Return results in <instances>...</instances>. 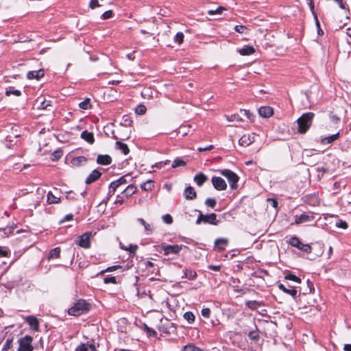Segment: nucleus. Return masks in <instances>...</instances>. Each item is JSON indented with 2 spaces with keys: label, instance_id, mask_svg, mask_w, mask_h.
Masks as SVG:
<instances>
[{
  "label": "nucleus",
  "instance_id": "obj_1",
  "mask_svg": "<svg viewBox=\"0 0 351 351\" xmlns=\"http://www.w3.org/2000/svg\"><path fill=\"white\" fill-rule=\"evenodd\" d=\"M314 117L313 112H307L303 114L298 119V132L301 134L305 133L311 127L312 121Z\"/></svg>",
  "mask_w": 351,
  "mask_h": 351
},
{
  "label": "nucleus",
  "instance_id": "obj_2",
  "mask_svg": "<svg viewBox=\"0 0 351 351\" xmlns=\"http://www.w3.org/2000/svg\"><path fill=\"white\" fill-rule=\"evenodd\" d=\"M89 310V304L85 300H80L76 302L73 306H71L68 313L69 315L73 316H79Z\"/></svg>",
  "mask_w": 351,
  "mask_h": 351
},
{
  "label": "nucleus",
  "instance_id": "obj_3",
  "mask_svg": "<svg viewBox=\"0 0 351 351\" xmlns=\"http://www.w3.org/2000/svg\"><path fill=\"white\" fill-rule=\"evenodd\" d=\"M267 209L269 210V221H274L278 212L277 200L274 198H267Z\"/></svg>",
  "mask_w": 351,
  "mask_h": 351
},
{
  "label": "nucleus",
  "instance_id": "obj_4",
  "mask_svg": "<svg viewBox=\"0 0 351 351\" xmlns=\"http://www.w3.org/2000/svg\"><path fill=\"white\" fill-rule=\"evenodd\" d=\"M221 175L228 179L231 189H236L237 188L239 177L235 173L229 169H224L221 171Z\"/></svg>",
  "mask_w": 351,
  "mask_h": 351
},
{
  "label": "nucleus",
  "instance_id": "obj_5",
  "mask_svg": "<svg viewBox=\"0 0 351 351\" xmlns=\"http://www.w3.org/2000/svg\"><path fill=\"white\" fill-rule=\"evenodd\" d=\"M315 219V215L313 213H304L300 215L295 216V221L292 224L300 225L302 223H310Z\"/></svg>",
  "mask_w": 351,
  "mask_h": 351
},
{
  "label": "nucleus",
  "instance_id": "obj_6",
  "mask_svg": "<svg viewBox=\"0 0 351 351\" xmlns=\"http://www.w3.org/2000/svg\"><path fill=\"white\" fill-rule=\"evenodd\" d=\"M182 245H167L165 243H162L160 245V248L164 251V254L165 256H168L169 254H178L182 249Z\"/></svg>",
  "mask_w": 351,
  "mask_h": 351
},
{
  "label": "nucleus",
  "instance_id": "obj_7",
  "mask_svg": "<svg viewBox=\"0 0 351 351\" xmlns=\"http://www.w3.org/2000/svg\"><path fill=\"white\" fill-rule=\"evenodd\" d=\"M208 223L213 225H217L218 221L217 220V215L215 213L209 215L200 214L198 219L196 221L197 224H199L201 222Z\"/></svg>",
  "mask_w": 351,
  "mask_h": 351
},
{
  "label": "nucleus",
  "instance_id": "obj_8",
  "mask_svg": "<svg viewBox=\"0 0 351 351\" xmlns=\"http://www.w3.org/2000/svg\"><path fill=\"white\" fill-rule=\"evenodd\" d=\"M32 338L30 336H25L21 339L19 340V351H32Z\"/></svg>",
  "mask_w": 351,
  "mask_h": 351
},
{
  "label": "nucleus",
  "instance_id": "obj_9",
  "mask_svg": "<svg viewBox=\"0 0 351 351\" xmlns=\"http://www.w3.org/2000/svg\"><path fill=\"white\" fill-rule=\"evenodd\" d=\"M212 183L215 189L218 191H223L227 187L225 180L221 177L213 176L212 178Z\"/></svg>",
  "mask_w": 351,
  "mask_h": 351
},
{
  "label": "nucleus",
  "instance_id": "obj_10",
  "mask_svg": "<svg viewBox=\"0 0 351 351\" xmlns=\"http://www.w3.org/2000/svg\"><path fill=\"white\" fill-rule=\"evenodd\" d=\"M91 233L86 232L78 237L77 244L84 248H88L90 247V238Z\"/></svg>",
  "mask_w": 351,
  "mask_h": 351
},
{
  "label": "nucleus",
  "instance_id": "obj_11",
  "mask_svg": "<svg viewBox=\"0 0 351 351\" xmlns=\"http://www.w3.org/2000/svg\"><path fill=\"white\" fill-rule=\"evenodd\" d=\"M256 134H244L239 139V144L242 146H248L255 141Z\"/></svg>",
  "mask_w": 351,
  "mask_h": 351
},
{
  "label": "nucleus",
  "instance_id": "obj_12",
  "mask_svg": "<svg viewBox=\"0 0 351 351\" xmlns=\"http://www.w3.org/2000/svg\"><path fill=\"white\" fill-rule=\"evenodd\" d=\"M25 320L26 322L32 328H33L36 331L39 330V322L36 317L33 315H29L26 317Z\"/></svg>",
  "mask_w": 351,
  "mask_h": 351
},
{
  "label": "nucleus",
  "instance_id": "obj_13",
  "mask_svg": "<svg viewBox=\"0 0 351 351\" xmlns=\"http://www.w3.org/2000/svg\"><path fill=\"white\" fill-rule=\"evenodd\" d=\"M101 176V173L97 169L93 170L86 179V184H91L97 180Z\"/></svg>",
  "mask_w": 351,
  "mask_h": 351
},
{
  "label": "nucleus",
  "instance_id": "obj_14",
  "mask_svg": "<svg viewBox=\"0 0 351 351\" xmlns=\"http://www.w3.org/2000/svg\"><path fill=\"white\" fill-rule=\"evenodd\" d=\"M36 105L39 109H47L51 106L50 101H47L43 97H38L36 101Z\"/></svg>",
  "mask_w": 351,
  "mask_h": 351
},
{
  "label": "nucleus",
  "instance_id": "obj_15",
  "mask_svg": "<svg viewBox=\"0 0 351 351\" xmlns=\"http://www.w3.org/2000/svg\"><path fill=\"white\" fill-rule=\"evenodd\" d=\"M237 51L241 56H249L255 52V49L251 45H245L243 48L237 49Z\"/></svg>",
  "mask_w": 351,
  "mask_h": 351
},
{
  "label": "nucleus",
  "instance_id": "obj_16",
  "mask_svg": "<svg viewBox=\"0 0 351 351\" xmlns=\"http://www.w3.org/2000/svg\"><path fill=\"white\" fill-rule=\"evenodd\" d=\"M97 162L102 165H108L112 162V158L109 155H99L97 158Z\"/></svg>",
  "mask_w": 351,
  "mask_h": 351
},
{
  "label": "nucleus",
  "instance_id": "obj_17",
  "mask_svg": "<svg viewBox=\"0 0 351 351\" xmlns=\"http://www.w3.org/2000/svg\"><path fill=\"white\" fill-rule=\"evenodd\" d=\"M75 351H97L95 345L92 343H82L77 346Z\"/></svg>",
  "mask_w": 351,
  "mask_h": 351
},
{
  "label": "nucleus",
  "instance_id": "obj_18",
  "mask_svg": "<svg viewBox=\"0 0 351 351\" xmlns=\"http://www.w3.org/2000/svg\"><path fill=\"white\" fill-rule=\"evenodd\" d=\"M184 195L187 199H193L196 197V192L192 186H188L185 189Z\"/></svg>",
  "mask_w": 351,
  "mask_h": 351
},
{
  "label": "nucleus",
  "instance_id": "obj_19",
  "mask_svg": "<svg viewBox=\"0 0 351 351\" xmlns=\"http://www.w3.org/2000/svg\"><path fill=\"white\" fill-rule=\"evenodd\" d=\"M44 75V71L42 69L38 71H32L27 73L28 79H36L38 80Z\"/></svg>",
  "mask_w": 351,
  "mask_h": 351
},
{
  "label": "nucleus",
  "instance_id": "obj_20",
  "mask_svg": "<svg viewBox=\"0 0 351 351\" xmlns=\"http://www.w3.org/2000/svg\"><path fill=\"white\" fill-rule=\"evenodd\" d=\"M228 241L227 239H218L215 241V247L218 249L219 251H223L225 249V246L228 244Z\"/></svg>",
  "mask_w": 351,
  "mask_h": 351
},
{
  "label": "nucleus",
  "instance_id": "obj_21",
  "mask_svg": "<svg viewBox=\"0 0 351 351\" xmlns=\"http://www.w3.org/2000/svg\"><path fill=\"white\" fill-rule=\"evenodd\" d=\"M280 289L283 291L284 292L292 295L293 297H295L297 295V290L294 287H291L289 286V288L285 287V285L280 284L278 285Z\"/></svg>",
  "mask_w": 351,
  "mask_h": 351
},
{
  "label": "nucleus",
  "instance_id": "obj_22",
  "mask_svg": "<svg viewBox=\"0 0 351 351\" xmlns=\"http://www.w3.org/2000/svg\"><path fill=\"white\" fill-rule=\"evenodd\" d=\"M73 166L79 167L86 162V158L84 156H77L71 160Z\"/></svg>",
  "mask_w": 351,
  "mask_h": 351
},
{
  "label": "nucleus",
  "instance_id": "obj_23",
  "mask_svg": "<svg viewBox=\"0 0 351 351\" xmlns=\"http://www.w3.org/2000/svg\"><path fill=\"white\" fill-rule=\"evenodd\" d=\"M81 137L90 144H93L94 143V136L91 132H88V131H84L81 134Z\"/></svg>",
  "mask_w": 351,
  "mask_h": 351
},
{
  "label": "nucleus",
  "instance_id": "obj_24",
  "mask_svg": "<svg viewBox=\"0 0 351 351\" xmlns=\"http://www.w3.org/2000/svg\"><path fill=\"white\" fill-rule=\"evenodd\" d=\"M136 191V187L133 184H130L128 187L122 192V193L127 197L132 195Z\"/></svg>",
  "mask_w": 351,
  "mask_h": 351
},
{
  "label": "nucleus",
  "instance_id": "obj_25",
  "mask_svg": "<svg viewBox=\"0 0 351 351\" xmlns=\"http://www.w3.org/2000/svg\"><path fill=\"white\" fill-rule=\"evenodd\" d=\"M339 137V133L337 132L335 134H332L331 136H329L328 137H326V138H324L321 140V143L322 144H325V143H332L333 141H336L338 139V138Z\"/></svg>",
  "mask_w": 351,
  "mask_h": 351
},
{
  "label": "nucleus",
  "instance_id": "obj_26",
  "mask_svg": "<svg viewBox=\"0 0 351 351\" xmlns=\"http://www.w3.org/2000/svg\"><path fill=\"white\" fill-rule=\"evenodd\" d=\"M116 147L118 149L121 151V152L124 155H127L130 152V149H129L128 145L125 143L120 142V141H117L116 143Z\"/></svg>",
  "mask_w": 351,
  "mask_h": 351
},
{
  "label": "nucleus",
  "instance_id": "obj_27",
  "mask_svg": "<svg viewBox=\"0 0 351 351\" xmlns=\"http://www.w3.org/2000/svg\"><path fill=\"white\" fill-rule=\"evenodd\" d=\"M206 180L207 177L204 173H202L197 174L194 178V180L199 186H202Z\"/></svg>",
  "mask_w": 351,
  "mask_h": 351
},
{
  "label": "nucleus",
  "instance_id": "obj_28",
  "mask_svg": "<svg viewBox=\"0 0 351 351\" xmlns=\"http://www.w3.org/2000/svg\"><path fill=\"white\" fill-rule=\"evenodd\" d=\"M60 247H55L54 249L51 250L48 255V259H52V258H57L60 257Z\"/></svg>",
  "mask_w": 351,
  "mask_h": 351
},
{
  "label": "nucleus",
  "instance_id": "obj_29",
  "mask_svg": "<svg viewBox=\"0 0 351 351\" xmlns=\"http://www.w3.org/2000/svg\"><path fill=\"white\" fill-rule=\"evenodd\" d=\"M289 243L293 247L300 249L301 245L303 244L298 238L293 237L289 239Z\"/></svg>",
  "mask_w": 351,
  "mask_h": 351
},
{
  "label": "nucleus",
  "instance_id": "obj_30",
  "mask_svg": "<svg viewBox=\"0 0 351 351\" xmlns=\"http://www.w3.org/2000/svg\"><path fill=\"white\" fill-rule=\"evenodd\" d=\"M60 201V197L55 196L52 192H49L47 194V202L49 204H57Z\"/></svg>",
  "mask_w": 351,
  "mask_h": 351
},
{
  "label": "nucleus",
  "instance_id": "obj_31",
  "mask_svg": "<svg viewBox=\"0 0 351 351\" xmlns=\"http://www.w3.org/2000/svg\"><path fill=\"white\" fill-rule=\"evenodd\" d=\"M141 186V189L145 191H151L154 187L153 181L151 180H148L145 182L143 183Z\"/></svg>",
  "mask_w": 351,
  "mask_h": 351
},
{
  "label": "nucleus",
  "instance_id": "obj_32",
  "mask_svg": "<svg viewBox=\"0 0 351 351\" xmlns=\"http://www.w3.org/2000/svg\"><path fill=\"white\" fill-rule=\"evenodd\" d=\"M184 274L185 278H189L190 280H193L197 276L195 271L190 270V269L184 270Z\"/></svg>",
  "mask_w": 351,
  "mask_h": 351
},
{
  "label": "nucleus",
  "instance_id": "obj_33",
  "mask_svg": "<svg viewBox=\"0 0 351 351\" xmlns=\"http://www.w3.org/2000/svg\"><path fill=\"white\" fill-rule=\"evenodd\" d=\"M138 221L144 226L147 232H151L152 231V227L151 224L147 223L143 219H138Z\"/></svg>",
  "mask_w": 351,
  "mask_h": 351
},
{
  "label": "nucleus",
  "instance_id": "obj_34",
  "mask_svg": "<svg viewBox=\"0 0 351 351\" xmlns=\"http://www.w3.org/2000/svg\"><path fill=\"white\" fill-rule=\"evenodd\" d=\"M185 165H186V162L183 160L180 159V158H176L173 161L172 167L176 168L178 167H184V166H185Z\"/></svg>",
  "mask_w": 351,
  "mask_h": 351
},
{
  "label": "nucleus",
  "instance_id": "obj_35",
  "mask_svg": "<svg viewBox=\"0 0 351 351\" xmlns=\"http://www.w3.org/2000/svg\"><path fill=\"white\" fill-rule=\"evenodd\" d=\"M285 278L286 280H291V281L297 282V283L301 282V280L298 276H296L295 275L292 274H287L285 276Z\"/></svg>",
  "mask_w": 351,
  "mask_h": 351
},
{
  "label": "nucleus",
  "instance_id": "obj_36",
  "mask_svg": "<svg viewBox=\"0 0 351 351\" xmlns=\"http://www.w3.org/2000/svg\"><path fill=\"white\" fill-rule=\"evenodd\" d=\"M120 247L121 249L129 251L130 253H135L138 247L137 245H130L128 247H125L122 243H120Z\"/></svg>",
  "mask_w": 351,
  "mask_h": 351
},
{
  "label": "nucleus",
  "instance_id": "obj_37",
  "mask_svg": "<svg viewBox=\"0 0 351 351\" xmlns=\"http://www.w3.org/2000/svg\"><path fill=\"white\" fill-rule=\"evenodd\" d=\"M226 9L224 7H219L216 10H210L208 11V14L209 15H213V14H221L223 11H225Z\"/></svg>",
  "mask_w": 351,
  "mask_h": 351
},
{
  "label": "nucleus",
  "instance_id": "obj_38",
  "mask_svg": "<svg viewBox=\"0 0 351 351\" xmlns=\"http://www.w3.org/2000/svg\"><path fill=\"white\" fill-rule=\"evenodd\" d=\"M79 106L83 110H87L91 107L90 99H86L84 101L80 103Z\"/></svg>",
  "mask_w": 351,
  "mask_h": 351
},
{
  "label": "nucleus",
  "instance_id": "obj_39",
  "mask_svg": "<svg viewBox=\"0 0 351 351\" xmlns=\"http://www.w3.org/2000/svg\"><path fill=\"white\" fill-rule=\"evenodd\" d=\"M191 128L190 125H182L178 129V134L184 136L188 134Z\"/></svg>",
  "mask_w": 351,
  "mask_h": 351
},
{
  "label": "nucleus",
  "instance_id": "obj_40",
  "mask_svg": "<svg viewBox=\"0 0 351 351\" xmlns=\"http://www.w3.org/2000/svg\"><path fill=\"white\" fill-rule=\"evenodd\" d=\"M227 120L230 122L236 121L237 123H240L242 119L239 114H232L230 116H227Z\"/></svg>",
  "mask_w": 351,
  "mask_h": 351
},
{
  "label": "nucleus",
  "instance_id": "obj_41",
  "mask_svg": "<svg viewBox=\"0 0 351 351\" xmlns=\"http://www.w3.org/2000/svg\"><path fill=\"white\" fill-rule=\"evenodd\" d=\"M184 351H203L201 348L193 345L188 344L184 347Z\"/></svg>",
  "mask_w": 351,
  "mask_h": 351
},
{
  "label": "nucleus",
  "instance_id": "obj_42",
  "mask_svg": "<svg viewBox=\"0 0 351 351\" xmlns=\"http://www.w3.org/2000/svg\"><path fill=\"white\" fill-rule=\"evenodd\" d=\"M184 318L189 323H193L195 321V315L191 312H186L184 314Z\"/></svg>",
  "mask_w": 351,
  "mask_h": 351
},
{
  "label": "nucleus",
  "instance_id": "obj_43",
  "mask_svg": "<svg viewBox=\"0 0 351 351\" xmlns=\"http://www.w3.org/2000/svg\"><path fill=\"white\" fill-rule=\"evenodd\" d=\"M274 114V109L270 106H265V118H269Z\"/></svg>",
  "mask_w": 351,
  "mask_h": 351
},
{
  "label": "nucleus",
  "instance_id": "obj_44",
  "mask_svg": "<svg viewBox=\"0 0 351 351\" xmlns=\"http://www.w3.org/2000/svg\"><path fill=\"white\" fill-rule=\"evenodd\" d=\"M138 114H144L146 112V107L144 105H138L136 108Z\"/></svg>",
  "mask_w": 351,
  "mask_h": 351
},
{
  "label": "nucleus",
  "instance_id": "obj_45",
  "mask_svg": "<svg viewBox=\"0 0 351 351\" xmlns=\"http://www.w3.org/2000/svg\"><path fill=\"white\" fill-rule=\"evenodd\" d=\"M163 221L167 224H171L173 222V218L169 214H166L162 217Z\"/></svg>",
  "mask_w": 351,
  "mask_h": 351
},
{
  "label": "nucleus",
  "instance_id": "obj_46",
  "mask_svg": "<svg viewBox=\"0 0 351 351\" xmlns=\"http://www.w3.org/2000/svg\"><path fill=\"white\" fill-rule=\"evenodd\" d=\"M236 32L240 34H246L247 27L243 25H236L234 27Z\"/></svg>",
  "mask_w": 351,
  "mask_h": 351
},
{
  "label": "nucleus",
  "instance_id": "obj_47",
  "mask_svg": "<svg viewBox=\"0 0 351 351\" xmlns=\"http://www.w3.org/2000/svg\"><path fill=\"white\" fill-rule=\"evenodd\" d=\"M121 268V266L119 265H114L112 267H109L107 269L102 270L99 272L100 274H103L106 272H110L117 270V269Z\"/></svg>",
  "mask_w": 351,
  "mask_h": 351
},
{
  "label": "nucleus",
  "instance_id": "obj_48",
  "mask_svg": "<svg viewBox=\"0 0 351 351\" xmlns=\"http://www.w3.org/2000/svg\"><path fill=\"white\" fill-rule=\"evenodd\" d=\"M336 227L339 228L346 229L348 228V224L343 220H338L336 222Z\"/></svg>",
  "mask_w": 351,
  "mask_h": 351
},
{
  "label": "nucleus",
  "instance_id": "obj_49",
  "mask_svg": "<svg viewBox=\"0 0 351 351\" xmlns=\"http://www.w3.org/2000/svg\"><path fill=\"white\" fill-rule=\"evenodd\" d=\"M104 281L106 284H109V283L117 284L116 278L114 276H106L104 279Z\"/></svg>",
  "mask_w": 351,
  "mask_h": 351
},
{
  "label": "nucleus",
  "instance_id": "obj_50",
  "mask_svg": "<svg viewBox=\"0 0 351 351\" xmlns=\"http://www.w3.org/2000/svg\"><path fill=\"white\" fill-rule=\"evenodd\" d=\"M184 39V34L182 32H178L175 36V41L179 44L182 43Z\"/></svg>",
  "mask_w": 351,
  "mask_h": 351
},
{
  "label": "nucleus",
  "instance_id": "obj_51",
  "mask_svg": "<svg viewBox=\"0 0 351 351\" xmlns=\"http://www.w3.org/2000/svg\"><path fill=\"white\" fill-rule=\"evenodd\" d=\"M205 204L211 208H214L216 205V200L214 198H208L206 200Z\"/></svg>",
  "mask_w": 351,
  "mask_h": 351
},
{
  "label": "nucleus",
  "instance_id": "obj_52",
  "mask_svg": "<svg viewBox=\"0 0 351 351\" xmlns=\"http://www.w3.org/2000/svg\"><path fill=\"white\" fill-rule=\"evenodd\" d=\"M12 341L11 339H7L5 343L4 344L1 351H8L12 346Z\"/></svg>",
  "mask_w": 351,
  "mask_h": 351
},
{
  "label": "nucleus",
  "instance_id": "obj_53",
  "mask_svg": "<svg viewBox=\"0 0 351 351\" xmlns=\"http://www.w3.org/2000/svg\"><path fill=\"white\" fill-rule=\"evenodd\" d=\"M241 112V114L243 115V116H245L247 119H249L250 120H252V114H251L249 110H241L240 111Z\"/></svg>",
  "mask_w": 351,
  "mask_h": 351
},
{
  "label": "nucleus",
  "instance_id": "obj_54",
  "mask_svg": "<svg viewBox=\"0 0 351 351\" xmlns=\"http://www.w3.org/2000/svg\"><path fill=\"white\" fill-rule=\"evenodd\" d=\"M300 250L304 252L310 253L311 252V247L308 244H302Z\"/></svg>",
  "mask_w": 351,
  "mask_h": 351
},
{
  "label": "nucleus",
  "instance_id": "obj_55",
  "mask_svg": "<svg viewBox=\"0 0 351 351\" xmlns=\"http://www.w3.org/2000/svg\"><path fill=\"white\" fill-rule=\"evenodd\" d=\"M119 184L118 183V182L116 180V181H114L110 183V186H109V188H110V189H112V194L114 193V191H116V189L119 186Z\"/></svg>",
  "mask_w": 351,
  "mask_h": 351
},
{
  "label": "nucleus",
  "instance_id": "obj_56",
  "mask_svg": "<svg viewBox=\"0 0 351 351\" xmlns=\"http://www.w3.org/2000/svg\"><path fill=\"white\" fill-rule=\"evenodd\" d=\"M112 16V10H108V11H106L103 14H102V19L104 20H106V19H108L110 18H111Z\"/></svg>",
  "mask_w": 351,
  "mask_h": 351
},
{
  "label": "nucleus",
  "instance_id": "obj_57",
  "mask_svg": "<svg viewBox=\"0 0 351 351\" xmlns=\"http://www.w3.org/2000/svg\"><path fill=\"white\" fill-rule=\"evenodd\" d=\"M202 315L206 318H208L210 315V310L208 308H203L202 310Z\"/></svg>",
  "mask_w": 351,
  "mask_h": 351
},
{
  "label": "nucleus",
  "instance_id": "obj_58",
  "mask_svg": "<svg viewBox=\"0 0 351 351\" xmlns=\"http://www.w3.org/2000/svg\"><path fill=\"white\" fill-rule=\"evenodd\" d=\"M100 4L99 3L98 0H90L89 7L91 9H95V8L99 7Z\"/></svg>",
  "mask_w": 351,
  "mask_h": 351
},
{
  "label": "nucleus",
  "instance_id": "obj_59",
  "mask_svg": "<svg viewBox=\"0 0 351 351\" xmlns=\"http://www.w3.org/2000/svg\"><path fill=\"white\" fill-rule=\"evenodd\" d=\"M6 95L9 96L10 95H14L16 96H20L21 95V91L19 90H7L5 92Z\"/></svg>",
  "mask_w": 351,
  "mask_h": 351
},
{
  "label": "nucleus",
  "instance_id": "obj_60",
  "mask_svg": "<svg viewBox=\"0 0 351 351\" xmlns=\"http://www.w3.org/2000/svg\"><path fill=\"white\" fill-rule=\"evenodd\" d=\"M128 176H122L121 178H120L119 179H118L117 181L118 182V183L119 184V185L121 186V184H126L127 183V179H126V177Z\"/></svg>",
  "mask_w": 351,
  "mask_h": 351
},
{
  "label": "nucleus",
  "instance_id": "obj_61",
  "mask_svg": "<svg viewBox=\"0 0 351 351\" xmlns=\"http://www.w3.org/2000/svg\"><path fill=\"white\" fill-rule=\"evenodd\" d=\"M335 1L338 3L339 6L341 9L345 10L346 8V4L343 2V0H336Z\"/></svg>",
  "mask_w": 351,
  "mask_h": 351
},
{
  "label": "nucleus",
  "instance_id": "obj_62",
  "mask_svg": "<svg viewBox=\"0 0 351 351\" xmlns=\"http://www.w3.org/2000/svg\"><path fill=\"white\" fill-rule=\"evenodd\" d=\"M14 228H10V227H7L5 228H4L3 230L4 232V234H6L7 236L9 234H11L12 232L13 231Z\"/></svg>",
  "mask_w": 351,
  "mask_h": 351
},
{
  "label": "nucleus",
  "instance_id": "obj_63",
  "mask_svg": "<svg viewBox=\"0 0 351 351\" xmlns=\"http://www.w3.org/2000/svg\"><path fill=\"white\" fill-rule=\"evenodd\" d=\"M208 268L210 269L218 271L220 270L221 266H219V265H209Z\"/></svg>",
  "mask_w": 351,
  "mask_h": 351
},
{
  "label": "nucleus",
  "instance_id": "obj_64",
  "mask_svg": "<svg viewBox=\"0 0 351 351\" xmlns=\"http://www.w3.org/2000/svg\"><path fill=\"white\" fill-rule=\"evenodd\" d=\"M249 337L250 339L255 340V339H257L258 335L256 334V332H250L249 334Z\"/></svg>",
  "mask_w": 351,
  "mask_h": 351
}]
</instances>
